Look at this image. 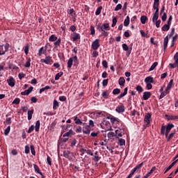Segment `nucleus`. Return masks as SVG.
<instances>
[{"mask_svg":"<svg viewBox=\"0 0 178 178\" xmlns=\"http://www.w3.org/2000/svg\"><path fill=\"white\" fill-rule=\"evenodd\" d=\"M74 133V131L73 129L71 128L70 129H69V131H67V132H65L64 134H63V136H67V138L69 136H70L71 134H73Z\"/></svg>","mask_w":178,"mask_h":178,"instance_id":"nucleus-31","label":"nucleus"},{"mask_svg":"<svg viewBox=\"0 0 178 178\" xmlns=\"http://www.w3.org/2000/svg\"><path fill=\"white\" fill-rule=\"evenodd\" d=\"M128 90H129L128 88H124V92L122 93H120V95L118 96V99H122V97L126 96V95H127Z\"/></svg>","mask_w":178,"mask_h":178,"instance_id":"nucleus-16","label":"nucleus"},{"mask_svg":"<svg viewBox=\"0 0 178 178\" xmlns=\"http://www.w3.org/2000/svg\"><path fill=\"white\" fill-rule=\"evenodd\" d=\"M121 90L119 89L118 88H116L115 89H113V95H119V93H120Z\"/></svg>","mask_w":178,"mask_h":178,"instance_id":"nucleus-50","label":"nucleus"},{"mask_svg":"<svg viewBox=\"0 0 178 178\" xmlns=\"http://www.w3.org/2000/svg\"><path fill=\"white\" fill-rule=\"evenodd\" d=\"M165 129H166L165 125H162V127L161 128V135H164Z\"/></svg>","mask_w":178,"mask_h":178,"instance_id":"nucleus-59","label":"nucleus"},{"mask_svg":"<svg viewBox=\"0 0 178 178\" xmlns=\"http://www.w3.org/2000/svg\"><path fill=\"white\" fill-rule=\"evenodd\" d=\"M168 42H169V38H168V36H165V38H164V42H163V50H164V51H165V50L168 47Z\"/></svg>","mask_w":178,"mask_h":178,"instance_id":"nucleus-15","label":"nucleus"},{"mask_svg":"<svg viewBox=\"0 0 178 178\" xmlns=\"http://www.w3.org/2000/svg\"><path fill=\"white\" fill-rule=\"evenodd\" d=\"M174 60L175 63H170V64L171 68H176L177 65L178 67V52L175 53V54L174 55Z\"/></svg>","mask_w":178,"mask_h":178,"instance_id":"nucleus-8","label":"nucleus"},{"mask_svg":"<svg viewBox=\"0 0 178 178\" xmlns=\"http://www.w3.org/2000/svg\"><path fill=\"white\" fill-rule=\"evenodd\" d=\"M33 113H34V109L28 111V120H31V118H33Z\"/></svg>","mask_w":178,"mask_h":178,"instance_id":"nucleus-29","label":"nucleus"},{"mask_svg":"<svg viewBox=\"0 0 178 178\" xmlns=\"http://www.w3.org/2000/svg\"><path fill=\"white\" fill-rule=\"evenodd\" d=\"M102 8H103L102 6H100L99 7H98L95 11V15H99L102 13Z\"/></svg>","mask_w":178,"mask_h":178,"instance_id":"nucleus-35","label":"nucleus"},{"mask_svg":"<svg viewBox=\"0 0 178 178\" xmlns=\"http://www.w3.org/2000/svg\"><path fill=\"white\" fill-rule=\"evenodd\" d=\"M31 58H29L26 63H25L24 67H26V68H29L31 67Z\"/></svg>","mask_w":178,"mask_h":178,"instance_id":"nucleus-46","label":"nucleus"},{"mask_svg":"<svg viewBox=\"0 0 178 178\" xmlns=\"http://www.w3.org/2000/svg\"><path fill=\"white\" fill-rule=\"evenodd\" d=\"M10 114H6V117H7V118L6 119L5 122H6V124H8V125H10V124H12V118L11 117H9Z\"/></svg>","mask_w":178,"mask_h":178,"instance_id":"nucleus-26","label":"nucleus"},{"mask_svg":"<svg viewBox=\"0 0 178 178\" xmlns=\"http://www.w3.org/2000/svg\"><path fill=\"white\" fill-rule=\"evenodd\" d=\"M60 43H61V38H59L58 39L57 38L56 40L54 43V46H55V49H56V47L60 46Z\"/></svg>","mask_w":178,"mask_h":178,"instance_id":"nucleus-25","label":"nucleus"},{"mask_svg":"<svg viewBox=\"0 0 178 178\" xmlns=\"http://www.w3.org/2000/svg\"><path fill=\"white\" fill-rule=\"evenodd\" d=\"M161 19H162V21L164 22L165 21H166V19H167V14H166V13H164L163 12V15H162V17H161Z\"/></svg>","mask_w":178,"mask_h":178,"instance_id":"nucleus-61","label":"nucleus"},{"mask_svg":"<svg viewBox=\"0 0 178 178\" xmlns=\"http://www.w3.org/2000/svg\"><path fill=\"white\" fill-rule=\"evenodd\" d=\"M122 4H118L115 8V11H119V10H122Z\"/></svg>","mask_w":178,"mask_h":178,"instance_id":"nucleus-63","label":"nucleus"},{"mask_svg":"<svg viewBox=\"0 0 178 178\" xmlns=\"http://www.w3.org/2000/svg\"><path fill=\"white\" fill-rule=\"evenodd\" d=\"M158 19H159V17H158L157 13L155 11L154 14L153 15L152 22H155L156 21V22Z\"/></svg>","mask_w":178,"mask_h":178,"instance_id":"nucleus-51","label":"nucleus"},{"mask_svg":"<svg viewBox=\"0 0 178 178\" xmlns=\"http://www.w3.org/2000/svg\"><path fill=\"white\" fill-rule=\"evenodd\" d=\"M10 129H11V127H10V125H8V127H7V128H6V129L4 131V134L8 135V134H10Z\"/></svg>","mask_w":178,"mask_h":178,"instance_id":"nucleus-48","label":"nucleus"},{"mask_svg":"<svg viewBox=\"0 0 178 178\" xmlns=\"http://www.w3.org/2000/svg\"><path fill=\"white\" fill-rule=\"evenodd\" d=\"M62 75H63V72L62 71H60V72H58V74H56L55 76L56 81H58V79H60Z\"/></svg>","mask_w":178,"mask_h":178,"instance_id":"nucleus-42","label":"nucleus"},{"mask_svg":"<svg viewBox=\"0 0 178 178\" xmlns=\"http://www.w3.org/2000/svg\"><path fill=\"white\" fill-rule=\"evenodd\" d=\"M90 35H95V26H90Z\"/></svg>","mask_w":178,"mask_h":178,"instance_id":"nucleus-62","label":"nucleus"},{"mask_svg":"<svg viewBox=\"0 0 178 178\" xmlns=\"http://www.w3.org/2000/svg\"><path fill=\"white\" fill-rule=\"evenodd\" d=\"M34 89L33 86H30L29 89H26L24 92H21V95H30L31 92H33V90Z\"/></svg>","mask_w":178,"mask_h":178,"instance_id":"nucleus-12","label":"nucleus"},{"mask_svg":"<svg viewBox=\"0 0 178 178\" xmlns=\"http://www.w3.org/2000/svg\"><path fill=\"white\" fill-rule=\"evenodd\" d=\"M117 22H118V18L115 17L114 18H113V22L111 24L112 28H114L117 25Z\"/></svg>","mask_w":178,"mask_h":178,"instance_id":"nucleus-45","label":"nucleus"},{"mask_svg":"<svg viewBox=\"0 0 178 178\" xmlns=\"http://www.w3.org/2000/svg\"><path fill=\"white\" fill-rule=\"evenodd\" d=\"M140 21L142 24H146L147 21H148V18L146 15H142Z\"/></svg>","mask_w":178,"mask_h":178,"instance_id":"nucleus-30","label":"nucleus"},{"mask_svg":"<svg viewBox=\"0 0 178 178\" xmlns=\"http://www.w3.org/2000/svg\"><path fill=\"white\" fill-rule=\"evenodd\" d=\"M29 48H30V44H26V46H25V47H24L25 54H26V55L29 54Z\"/></svg>","mask_w":178,"mask_h":178,"instance_id":"nucleus-53","label":"nucleus"},{"mask_svg":"<svg viewBox=\"0 0 178 178\" xmlns=\"http://www.w3.org/2000/svg\"><path fill=\"white\" fill-rule=\"evenodd\" d=\"M102 96L104 98V99H108V96H109V92L108 90H105L104 92H102Z\"/></svg>","mask_w":178,"mask_h":178,"instance_id":"nucleus-34","label":"nucleus"},{"mask_svg":"<svg viewBox=\"0 0 178 178\" xmlns=\"http://www.w3.org/2000/svg\"><path fill=\"white\" fill-rule=\"evenodd\" d=\"M172 21V15H170L169 18H168V26H169V29L171 26V22Z\"/></svg>","mask_w":178,"mask_h":178,"instance_id":"nucleus-58","label":"nucleus"},{"mask_svg":"<svg viewBox=\"0 0 178 178\" xmlns=\"http://www.w3.org/2000/svg\"><path fill=\"white\" fill-rule=\"evenodd\" d=\"M129 24H130V17L127 15V18L124 21V26H129Z\"/></svg>","mask_w":178,"mask_h":178,"instance_id":"nucleus-28","label":"nucleus"},{"mask_svg":"<svg viewBox=\"0 0 178 178\" xmlns=\"http://www.w3.org/2000/svg\"><path fill=\"white\" fill-rule=\"evenodd\" d=\"M174 83V79H170V82L168 83V86L166 87V93L167 95L170 93V90Z\"/></svg>","mask_w":178,"mask_h":178,"instance_id":"nucleus-13","label":"nucleus"},{"mask_svg":"<svg viewBox=\"0 0 178 178\" xmlns=\"http://www.w3.org/2000/svg\"><path fill=\"white\" fill-rule=\"evenodd\" d=\"M8 68L9 70H18L19 67H17V65L15 64H13V63H9Z\"/></svg>","mask_w":178,"mask_h":178,"instance_id":"nucleus-23","label":"nucleus"},{"mask_svg":"<svg viewBox=\"0 0 178 178\" xmlns=\"http://www.w3.org/2000/svg\"><path fill=\"white\" fill-rule=\"evenodd\" d=\"M97 29H98L102 33L105 30L110 31V25L109 24H103L102 25V24H98V25H97Z\"/></svg>","mask_w":178,"mask_h":178,"instance_id":"nucleus-2","label":"nucleus"},{"mask_svg":"<svg viewBox=\"0 0 178 178\" xmlns=\"http://www.w3.org/2000/svg\"><path fill=\"white\" fill-rule=\"evenodd\" d=\"M155 170H156V167L154 166L151 168V170L149 171V172H147V178L149 177V176H151V175H152V173H154V172H155Z\"/></svg>","mask_w":178,"mask_h":178,"instance_id":"nucleus-27","label":"nucleus"},{"mask_svg":"<svg viewBox=\"0 0 178 178\" xmlns=\"http://www.w3.org/2000/svg\"><path fill=\"white\" fill-rule=\"evenodd\" d=\"M46 50H47V49H45V50H44V47H40V49L38 51V55L42 56V54H44Z\"/></svg>","mask_w":178,"mask_h":178,"instance_id":"nucleus-38","label":"nucleus"},{"mask_svg":"<svg viewBox=\"0 0 178 178\" xmlns=\"http://www.w3.org/2000/svg\"><path fill=\"white\" fill-rule=\"evenodd\" d=\"M101 157H99V152L97 150H96V152H95V161H99Z\"/></svg>","mask_w":178,"mask_h":178,"instance_id":"nucleus-33","label":"nucleus"},{"mask_svg":"<svg viewBox=\"0 0 178 178\" xmlns=\"http://www.w3.org/2000/svg\"><path fill=\"white\" fill-rule=\"evenodd\" d=\"M159 1L160 0H154V6H153L154 10H156V13L158 18L159 17Z\"/></svg>","mask_w":178,"mask_h":178,"instance_id":"nucleus-6","label":"nucleus"},{"mask_svg":"<svg viewBox=\"0 0 178 178\" xmlns=\"http://www.w3.org/2000/svg\"><path fill=\"white\" fill-rule=\"evenodd\" d=\"M102 65L104 68H108V61H106V60H103L102 61Z\"/></svg>","mask_w":178,"mask_h":178,"instance_id":"nucleus-60","label":"nucleus"},{"mask_svg":"<svg viewBox=\"0 0 178 178\" xmlns=\"http://www.w3.org/2000/svg\"><path fill=\"white\" fill-rule=\"evenodd\" d=\"M4 50L3 51H5V54L7 51H8L9 49H10V44L9 43H6V44L4 45Z\"/></svg>","mask_w":178,"mask_h":178,"instance_id":"nucleus-52","label":"nucleus"},{"mask_svg":"<svg viewBox=\"0 0 178 178\" xmlns=\"http://www.w3.org/2000/svg\"><path fill=\"white\" fill-rule=\"evenodd\" d=\"M40 127V120H38L35 123V131H38Z\"/></svg>","mask_w":178,"mask_h":178,"instance_id":"nucleus-43","label":"nucleus"},{"mask_svg":"<svg viewBox=\"0 0 178 178\" xmlns=\"http://www.w3.org/2000/svg\"><path fill=\"white\" fill-rule=\"evenodd\" d=\"M100 47V39H95L92 43V49L93 50H98Z\"/></svg>","mask_w":178,"mask_h":178,"instance_id":"nucleus-5","label":"nucleus"},{"mask_svg":"<svg viewBox=\"0 0 178 178\" xmlns=\"http://www.w3.org/2000/svg\"><path fill=\"white\" fill-rule=\"evenodd\" d=\"M119 143H120V146H122L123 145H125V143H126L125 139H123L122 138H120V139H119Z\"/></svg>","mask_w":178,"mask_h":178,"instance_id":"nucleus-56","label":"nucleus"},{"mask_svg":"<svg viewBox=\"0 0 178 178\" xmlns=\"http://www.w3.org/2000/svg\"><path fill=\"white\" fill-rule=\"evenodd\" d=\"M115 121H119V118H117V117L111 116V122H112V124H114V122H115Z\"/></svg>","mask_w":178,"mask_h":178,"instance_id":"nucleus-55","label":"nucleus"},{"mask_svg":"<svg viewBox=\"0 0 178 178\" xmlns=\"http://www.w3.org/2000/svg\"><path fill=\"white\" fill-rule=\"evenodd\" d=\"M144 164V162L143 161L142 163H140V164H138L137 165H136V167H134L131 170V172L129 174L128 177H127V178H131L133 177V176H134V173H136V172H139V170H140L141 167H143Z\"/></svg>","mask_w":178,"mask_h":178,"instance_id":"nucleus-1","label":"nucleus"},{"mask_svg":"<svg viewBox=\"0 0 178 178\" xmlns=\"http://www.w3.org/2000/svg\"><path fill=\"white\" fill-rule=\"evenodd\" d=\"M122 49L123 50H124V51H129V46H127V43H123L122 44Z\"/></svg>","mask_w":178,"mask_h":178,"instance_id":"nucleus-49","label":"nucleus"},{"mask_svg":"<svg viewBox=\"0 0 178 178\" xmlns=\"http://www.w3.org/2000/svg\"><path fill=\"white\" fill-rule=\"evenodd\" d=\"M152 113H147L145 115L144 122H146L147 127H150L152 120Z\"/></svg>","mask_w":178,"mask_h":178,"instance_id":"nucleus-4","label":"nucleus"},{"mask_svg":"<svg viewBox=\"0 0 178 178\" xmlns=\"http://www.w3.org/2000/svg\"><path fill=\"white\" fill-rule=\"evenodd\" d=\"M58 38L56 36V35H51V36L49 38V42H54L57 40Z\"/></svg>","mask_w":178,"mask_h":178,"instance_id":"nucleus-32","label":"nucleus"},{"mask_svg":"<svg viewBox=\"0 0 178 178\" xmlns=\"http://www.w3.org/2000/svg\"><path fill=\"white\" fill-rule=\"evenodd\" d=\"M74 59L73 57H70L67 60V68H72L73 65Z\"/></svg>","mask_w":178,"mask_h":178,"instance_id":"nucleus-21","label":"nucleus"},{"mask_svg":"<svg viewBox=\"0 0 178 178\" xmlns=\"http://www.w3.org/2000/svg\"><path fill=\"white\" fill-rule=\"evenodd\" d=\"M115 135H118V136H123L122 131L121 129H116L115 132H113L111 131L110 132H108L107 136L108 138H113V136H115Z\"/></svg>","mask_w":178,"mask_h":178,"instance_id":"nucleus-3","label":"nucleus"},{"mask_svg":"<svg viewBox=\"0 0 178 178\" xmlns=\"http://www.w3.org/2000/svg\"><path fill=\"white\" fill-rule=\"evenodd\" d=\"M131 72H125V76L127 77V81L128 82L130 81V76H131Z\"/></svg>","mask_w":178,"mask_h":178,"instance_id":"nucleus-57","label":"nucleus"},{"mask_svg":"<svg viewBox=\"0 0 178 178\" xmlns=\"http://www.w3.org/2000/svg\"><path fill=\"white\" fill-rule=\"evenodd\" d=\"M71 36H72V42H76V40L81 39L80 33H77L76 32L72 33Z\"/></svg>","mask_w":178,"mask_h":178,"instance_id":"nucleus-9","label":"nucleus"},{"mask_svg":"<svg viewBox=\"0 0 178 178\" xmlns=\"http://www.w3.org/2000/svg\"><path fill=\"white\" fill-rule=\"evenodd\" d=\"M7 82L10 86L13 87L15 85L16 81L15 80V78H13V76H10L9 79H7Z\"/></svg>","mask_w":178,"mask_h":178,"instance_id":"nucleus-11","label":"nucleus"},{"mask_svg":"<svg viewBox=\"0 0 178 178\" xmlns=\"http://www.w3.org/2000/svg\"><path fill=\"white\" fill-rule=\"evenodd\" d=\"M73 61H74V65H78L79 63V60H78V57L76 55L74 56V57H72Z\"/></svg>","mask_w":178,"mask_h":178,"instance_id":"nucleus-39","label":"nucleus"},{"mask_svg":"<svg viewBox=\"0 0 178 178\" xmlns=\"http://www.w3.org/2000/svg\"><path fill=\"white\" fill-rule=\"evenodd\" d=\"M136 89L138 92V93H141L144 90L143 86H141L140 85H137Z\"/></svg>","mask_w":178,"mask_h":178,"instance_id":"nucleus-41","label":"nucleus"},{"mask_svg":"<svg viewBox=\"0 0 178 178\" xmlns=\"http://www.w3.org/2000/svg\"><path fill=\"white\" fill-rule=\"evenodd\" d=\"M33 167L35 173H38V175H42V171H40V168L37 164H33Z\"/></svg>","mask_w":178,"mask_h":178,"instance_id":"nucleus-20","label":"nucleus"},{"mask_svg":"<svg viewBox=\"0 0 178 178\" xmlns=\"http://www.w3.org/2000/svg\"><path fill=\"white\" fill-rule=\"evenodd\" d=\"M19 103L20 99H19V97H16L13 102V104H19Z\"/></svg>","mask_w":178,"mask_h":178,"instance_id":"nucleus-54","label":"nucleus"},{"mask_svg":"<svg viewBox=\"0 0 178 178\" xmlns=\"http://www.w3.org/2000/svg\"><path fill=\"white\" fill-rule=\"evenodd\" d=\"M157 65H158V62L155 61V63H154L152 65H151L150 68L149 69V71H153V70H154V68H156Z\"/></svg>","mask_w":178,"mask_h":178,"instance_id":"nucleus-44","label":"nucleus"},{"mask_svg":"<svg viewBox=\"0 0 178 178\" xmlns=\"http://www.w3.org/2000/svg\"><path fill=\"white\" fill-rule=\"evenodd\" d=\"M59 106H60L59 102H58V100H56V99H54V104H53V109L56 110L58 108V107H59Z\"/></svg>","mask_w":178,"mask_h":178,"instance_id":"nucleus-24","label":"nucleus"},{"mask_svg":"<svg viewBox=\"0 0 178 178\" xmlns=\"http://www.w3.org/2000/svg\"><path fill=\"white\" fill-rule=\"evenodd\" d=\"M145 82H149V83H154V79L153 78V76H147L145 79Z\"/></svg>","mask_w":178,"mask_h":178,"instance_id":"nucleus-22","label":"nucleus"},{"mask_svg":"<svg viewBox=\"0 0 178 178\" xmlns=\"http://www.w3.org/2000/svg\"><path fill=\"white\" fill-rule=\"evenodd\" d=\"M72 152L70 150H65L63 152V156L67 159H72V156H70Z\"/></svg>","mask_w":178,"mask_h":178,"instance_id":"nucleus-17","label":"nucleus"},{"mask_svg":"<svg viewBox=\"0 0 178 178\" xmlns=\"http://www.w3.org/2000/svg\"><path fill=\"white\" fill-rule=\"evenodd\" d=\"M3 46L4 44H0V56H4L6 54V51H4Z\"/></svg>","mask_w":178,"mask_h":178,"instance_id":"nucleus-36","label":"nucleus"},{"mask_svg":"<svg viewBox=\"0 0 178 178\" xmlns=\"http://www.w3.org/2000/svg\"><path fill=\"white\" fill-rule=\"evenodd\" d=\"M31 153L32 154H35V146L34 145H31Z\"/></svg>","mask_w":178,"mask_h":178,"instance_id":"nucleus-64","label":"nucleus"},{"mask_svg":"<svg viewBox=\"0 0 178 178\" xmlns=\"http://www.w3.org/2000/svg\"><path fill=\"white\" fill-rule=\"evenodd\" d=\"M74 120L75 121V124H83V121L80 120L77 116L74 117Z\"/></svg>","mask_w":178,"mask_h":178,"instance_id":"nucleus-37","label":"nucleus"},{"mask_svg":"<svg viewBox=\"0 0 178 178\" xmlns=\"http://www.w3.org/2000/svg\"><path fill=\"white\" fill-rule=\"evenodd\" d=\"M126 80L124 76H120L118 81V83L120 86H124Z\"/></svg>","mask_w":178,"mask_h":178,"instance_id":"nucleus-19","label":"nucleus"},{"mask_svg":"<svg viewBox=\"0 0 178 178\" xmlns=\"http://www.w3.org/2000/svg\"><path fill=\"white\" fill-rule=\"evenodd\" d=\"M161 29L162 31H164V32L169 31L168 22L167 24H165V25H163Z\"/></svg>","mask_w":178,"mask_h":178,"instance_id":"nucleus-47","label":"nucleus"},{"mask_svg":"<svg viewBox=\"0 0 178 178\" xmlns=\"http://www.w3.org/2000/svg\"><path fill=\"white\" fill-rule=\"evenodd\" d=\"M90 131H91V127H90V125H87L83 129V134H90Z\"/></svg>","mask_w":178,"mask_h":178,"instance_id":"nucleus-18","label":"nucleus"},{"mask_svg":"<svg viewBox=\"0 0 178 178\" xmlns=\"http://www.w3.org/2000/svg\"><path fill=\"white\" fill-rule=\"evenodd\" d=\"M40 61L41 63H44L45 64H52L54 63L50 56H47L45 58H41Z\"/></svg>","mask_w":178,"mask_h":178,"instance_id":"nucleus-7","label":"nucleus"},{"mask_svg":"<svg viewBox=\"0 0 178 178\" xmlns=\"http://www.w3.org/2000/svg\"><path fill=\"white\" fill-rule=\"evenodd\" d=\"M175 125L174 124H167V129H168V134H169V133L170 132L172 128H174Z\"/></svg>","mask_w":178,"mask_h":178,"instance_id":"nucleus-40","label":"nucleus"},{"mask_svg":"<svg viewBox=\"0 0 178 178\" xmlns=\"http://www.w3.org/2000/svg\"><path fill=\"white\" fill-rule=\"evenodd\" d=\"M151 96H152L151 92H144L143 95V100H148V99H149Z\"/></svg>","mask_w":178,"mask_h":178,"instance_id":"nucleus-14","label":"nucleus"},{"mask_svg":"<svg viewBox=\"0 0 178 178\" xmlns=\"http://www.w3.org/2000/svg\"><path fill=\"white\" fill-rule=\"evenodd\" d=\"M115 111H117V113H124L125 111V106H124V104L118 106L115 108Z\"/></svg>","mask_w":178,"mask_h":178,"instance_id":"nucleus-10","label":"nucleus"}]
</instances>
